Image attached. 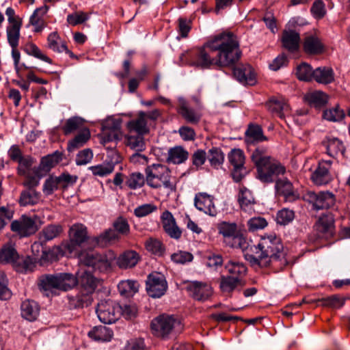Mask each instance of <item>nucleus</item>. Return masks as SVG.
<instances>
[{
  "instance_id": "nucleus-4",
  "label": "nucleus",
  "mask_w": 350,
  "mask_h": 350,
  "mask_svg": "<svg viewBox=\"0 0 350 350\" xmlns=\"http://www.w3.org/2000/svg\"><path fill=\"white\" fill-rule=\"evenodd\" d=\"M146 182L152 189L164 188L168 192L176 190L177 180L172 176L171 171L165 165L152 164L145 169Z\"/></svg>"
},
{
  "instance_id": "nucleus-53",
  "label": "nucleus",
  "mask_w": 350,
  "mask_h": 350,
  "mask_svg": "<svg viewBox=\"0 0 350 350\" xmlns=\"http://www.w3.org/2000/svg\"><path fill=\"white\" fill-rule=\"evenodd\" d=\"M62 231V228L58 225H49L42 230L40 239L42 241H51L58 237Z\"/></svg>"
},
{
  "instance_id": "nucleus-6",
  "label": "nucleus",
  "mask_w": 350,
  "mask_h": 350,
  "mask_svg": "<svg viewBox=\"0 0 350 350\" xmlns=\"http://www.w3.org/2000/svg\"><path fill=\"white\" fill-rule=\"evenodd\" d=\"M151 329L155 336L165 338L171 334L180 332L183 325L180 321L174 316L161 314L152 321Z\"/></svg>"
},
{
  "instance_id": "nucleus-64",
  "label": "nucleus",
  "mask_w": 350,
  "mask_h": 350,
  "mask_svg": "<svg viewBox=\"0 0 350 350\" xmlns=\"http://www.w3.org/2000/svg\"><path fill=\"white\" fill-rule=\"evenodd\" d=\"M93 293H89L84 291L81 288L80 292L77 293L75 297V305L77 307H84L88 306L92 304V294Z\"/></svg>"
},
{
  "instance_id": "nucleus-24",
  "label": "nucleus",
  "mask_w": 350,
  "mask_h": 350,
  "mask_svg": "<svg viewBox=\"0 0 350 350\" xmlns=\"http://www.w3.org/2000/svg\"><path fill=\"white\" fill-rule=\"evenodd\" d=\"M19 260V255L14 245L8 243L0 250V263L2 265L11 264L14 267Z\"/></svg>"
},
{
  "instance_id": "nucleus-12",
  "label": "nucleus",
  "mask_w": 350,
  "mask_h": 350,
  "mask_svg": "<svg viewBox=\"0 0 350 350\" xmlns=\"http://www.w3.org/2000/svg\"><path fill=\"white\" fill-rule=\"evenodd\" d=\"M121 120L120 119L107 118L102 123L101 142L106 144L112 141H119L122 137Z\"/></svg>"
},
{
  "instance_id": "nucleus-22",
  "label": "nucleus",
  "mask_w": 350,
  "mask_h": 350,
  "mask_svg": "<svg viewBox=\"0 0 350 350\" xmlns=\"http://www.w3.org/2000/svg\"><path fill=\"white\" fill-rule=\"evenodd\" d=\"M140 258L141 257L137 252L129 250L118 256L116 263L120 269H127L135 267Z\"/></svg>"
},
{
  "instance_id": "nucleus-5",
  "label": "nucleus",
  "mask_w": 350,
  "mask_h": 350,
  "mask_svg": "<svg viewBox=\"0 0 350 350\" xmlns=\"http://www.w3.org/2000/svg\"><path fill=\"white\" fill-rule=\"evenodd\" d=\"M79 258L84 265L92 267L100 272H107L111 270L116 256L114 252L108 250L101 254L94 252L81 254Z\"/></svg>"
},
{
  "instance_id": "nucleus-9",
  "label": "nucleus",
  "mask_w": 350,
  "mask_h": 350,
  "mask_svg": "<svg viewBox=\"0 0 350 350\" xmlns=\"http://www.w3.org/2000/svg\"><path fill=\"white\" fill-rule=\"evenodd\" d=\"M99 320L105 324L115 323L121 315V306L113 301H102L96 308Z\"/></svg>"
},
{
  "instance_id": "nucleus-51",
  "label": "nucleus",
  "mask_w": 350,
  "mask_h": 350,
  "mask_svg": "<svg viewBox=\"0 0 350 350\" xmlns=\"http://www.w3.org/2000/svg\"><path fill=\"white\" fill-rule=\"evenodd\" d=\"M59 290L68 291L75 287L78 283L77 278L70 273L58 274Z\"/></svg>"
},
{
  "instance_id": "nucleus-11",
  "label": "nucleus",
  "mask_w": 350,
  "mask_h": 350,
  "mask_svg": "<svg viewBox=\"0 0 350 350\" xmlns=\"http://www.w3.org/2000/svg\"><path fill=\"white\" fill-rule=\"evenodd\" d=\"M230 163L233 167L232 176L235 182L241 181L246 174L244 166L245 157L243 150L239 148L232 150L228 155Z\"/></svg>"
},
{
  "instance_id": "nucleus-17",
  "label": "nucleus",
  "mask_w": 350,
  "mask_h": 350,
  "mask_svg": "<svg viewBox=\"0 0 350 350\" xmlns=\"http://www.w3.org/2000/svg\"><path fill=\"white\" fill-rule=\"evenodd\" d=\"M186 288L190 295L198 301L207 299L213 293L210 285L197 281L189 282Z\"/></svg>"
},
{
  "instance_id": "nucleus-14",
  "label": "nucleus",
  "mask_w": 350,
  "mask_h": 350,
  "mask_svg": "<svg viewBox=\"0 0 350 350\" xmlns=\"http://www.w3.org/2000/svg\"><path fill=\"white\" fill-rule=\"evenodd\" d=\"M335 219L332 213L323 214L314 224V229L319 237L328 239L334 234Z\"/></svg>"
},
{
  "instance_id": "nucleus-23",
  "label": "nucleus",
  "mask_w": 350,
  "mask_h": 350,
  "mask_svg": "<svg viewBox=\"0 0 350 350\" xmlns=\"http://www.w3.org/2000/svg\"><path fill=\"white\" fill-rule=\"evenodd\" d=\"M282 43L283 47L289 52L294 53L298 51L300 44L299 33L294 30H284L282 32Z\"/></svg>"
},
{
  "instance_id": "nucleus-48",
  "label": "nucleus",
  "mask_w": 350,
  "mask_h": 350,
  "mask_svg": "<svg viewBox=\"0 0 350 350\" xmlns=\"http://www.w3.org/2000/svg\"><path fill=\"white\" fill-rule=\"evenodd\" d=\"M21 25L12 24L6 28L7 39L11 47L18 46Z\"/></svg>"
},
{
  "instance_id": "nucleus-46",
  "label": "nucleus",
  "mask_w": 350,
  "mask_h": 350,
  "mask_svg": "<svg viewBox=\"0 0 350 350\" xmlns=\"http://www.w3.org/2000/svg\"><path fill=\"white\" fill-rule=\"evenodd\" d=\"M34 159L29 155L25 156L18 162L16 168L18 175L27 176L31 172L35 173L36 171L33 168Z\"/></svg>"
},
{
  "instance_id": "nucleus-38",
  "label": "nucleus",
  "mask_w": 350,
  "mask_h": 350,
  "mask_svg": "<svg viewBox=\"0 0 350 350\" xmlns=\"http://www.w3.org/2000/svg\"><path fill=\"white\" fill-rule=\"evenodd\" d=\"M92 340L98 342H107L111 340L113 332L106 326L99 325L93 327L88 334Z\"/></svg>"
},
{
  "instance_id": "nucleus-25",
  "label": "nucleus",
  "mask_w": 350,
  "mask_h": 350,
  "mask_svg": "<svg viewBox=\"0 0 350 350\" xmlns=\"http://www.w3.org/2000/svg\"><path fill=\"white\" fill-rule=\"evenodd\" d=\"M275 189L278 194L283 196L286 200L294 201L298 198V194L294 191L292 183L286 178H278Z\"/></svg>"
},
{
  "instance_id": "nucleus-49",
  "label": "nucleus",
  "mask_w": 350,
  "mask_h": 350,
  "mask_svg": "<svg viewBox=\"0 0 350 350\" xmlns=\"http://www.w3.org/2000/svg\"><path fill=\"white\" fill-rule=\"evenodd\" d=\"M23 50L29 55L33 56L34 57L42 60L49 64H52V60L33 43L27 42L23 46Z\"/></svg>"
},
{
  "instance_id": "nucleus-41",
  "label": "nucleus",
  "mask_w": 350,
  "mask_h": 350,
  "mask_svg": "<svg viewBox=\"0 0 350 350\" xmlns=\"http://www.w3.org/2000/svg\"><path fill=\"white\" fill-rule=\"evenodd\" d=\"M179 105L178 112L187 122L191 124H197L200 121L201 115L189 108L187 102L183 98L179 99Z\"/></svg>"
},
{
  "instance_id": "nucleus-31",
  "label": "nucleus",
  "mask_w": 350,
  "mask_h": 350,
  "mask_svg": "<svg viewBox=\"0 0 350 350\" xmlns=\"http://www.w3.org/2000/svg\"><path fill=\"white\" fill-rule=\"evenodd\" d=\"M124 144L136 152H142L146 149L144 135L126 132L124 135Z\"/></svg>"
},
{
  "instance_id": "nucleus-57",
  "label": "nucleus",
  "mask_w": 350,
  "mask_h": 350,
  "mask_svg": "<svg viewBox=\"0 0 350 350\" xmlns=\"http://www.w3.org/2000/svg\"><path fill=\"white\" fill-rule=\"evenodd\" d=\"M211 165L215 168L220 167L224 161V155L221 150L217 148H213L208 151L207 156Z\"/></svg>"
},
{
  "instance_id": "nucleus-16",
  "label": "nucleus",
  "mask_w": 350,
  "mask_h": 350,
  "mask_svg": "<svg viewBox=\"0 0 350 350\" xmlns=\"http://www.w3.org/2000/svg\"><path fill=\"white\" fill-rule=\"evenodd\" d=\"M194 205L197 209L204 213L214 217L217 213V208L214 203V197L204 192L196 194Z\"/></svg>"
},
{
  "instance_id": "nucleus-54",
  "label": "nucleus",
  "mask_w": 350,
  "mask_h": 350,
  "mask_svg": "<svg viewBox=\"0 0 350 350\" xmlns=\"http://www.w3.org/2000/svg\"><path fill=\"white\" fill-rule=\"evenodd\" d=\"M314 70L312 67L306 64L302 63L296 68V76L298 79L304 81H310L313 80Z\"/></svg>"
},
{
  "instance_id": "nucleus-21",
  "label": "nucleus",
  "mask_w": 350,
  "mask_h": 350,
  "mask_svg": "<svg viewBox=\"0 0 350 350\" xmlns=\"http://www.w3.org/2000/svg\"><path fill=\"white\" fill-rule=\"evenodd\" d=\"M233 74L234 77L242 83L250 85L255 83V73L249 64L237 66L234 68Z\"/></svg>"
},
{
  "instance_id": "nucleus-61",
  "label": "nucleus",
  "mask_w": 350,
  "mask_h": 350,
  "mask_svg": "<svg viewBox=\"0 0 350 350\" xmlns=\"http://www.w3.org/2000/svg\"><path fill=\"white\" fill-rule=\"evenodd\" d=\"M345 112L338 106L323 111V118L332 122H338L345 118Z\"/></svg>"
},
{
  "instance_id": "nucleus-50",
  "label": "nucleus",
  "mask_w": 350,
  "mask_h": 350,
  "mask_svg": "<svg viewBox=\"0 0 350 350\" xmlns=\"http://www.w3.org/2000/svg\"><path fill=\"white\" fill-rule=\"evenodd\" d=\"M61 256L58 247H54L49 250H43L40 258H38V263L40 265H46L49 262L57 260Z\"/></svg>"
},
{
  "instance_id": "nucleus-60",
  "label": "nucleus",
  "mask_w": 350,
  "mask_h": 350,
  "mask_svg": "<svg viewBox=\"0 0 350 350\" xmlns=\"http://www.w3.org/2000/svg\"><path fill=\"white\" fill-rule=\"evenodd\" d=\"M36 263H38L37 258H32L31 257H27L25 259L23 260L21 263L19 260L14 268L18 272L26 273L28 271H32L36 267Z\"/></svg>"
},
{
  "instance_id": "nucleus-62",
  "label": "nucleus",
  "mask_w": 350,
  "mask_h": 350,
  "mask_svg": "<svg viewBox=\"0 0 350 350\" xmlns=\"http://www.w3.org/2000/svg\"><path fill=\"white\" fill-rule=\"evenodd\" d=\"M114 230L123 236H127L130 233V225L127 219L123 217H118L113 222Z\"/></svg>"
},
{
  "instance_id": "nucleus-2",
  "label": "nucleus",
  "mask_w": 350,
  "mask_h": 350,
  "mask_svg": "<svg viewBox=\"0 0 350 350\" xmlns=\"http://www.w3.org/2000/svg\"><path fill=\"white\" fill-rule=\"evenodd\" d=\"M254 255H247V259L252 264L261 267L273 266L282 269L287 265L286 252L281 239L275 234H266L261 237L254 246Z\"/></svg>"
},
{
  "instance_id": "nucleus-42",
  "label": "nucleus",
  "mask_w": 350,
  "mask_h": 350,
  "mask_svg": "<svg viewBox=\"0 0 350 350\" xmlns=\"http://www.w3.org/2000/svg\"><path fill=\"white\" fill-rule=\"evenodd\" d=\"M49 7L46 5L42 6L35 10L29 18V23L34 27L35 32L41 31L44 27V21L43 16L46 14Z\"/></svg>"
},
{
  "instance_id": "nucleus-29",
  "label": "nucleus",
  "mask_w": 350,
  "mask_h": 350,
  "mask_svg": "<svg viewBox=\"0 0 350 350\" xmlns=\"http://www.w3.org/2000/svg\"><path fill=\"white\" fill-rule=\"evenodd\" d=\"M120 239L119 234L112 229H107L97 237L91 239L94 246L106 247Z\"/></svg>"
},
{
  "instance_id": "nucleus-40",
  "label": "nucleus",
  "mask_w": 350,
  "mask_h": 350,
  "mask_svg": "<svg viewBox=\"0 0 350 350\" xmlns=\"http://www.w3.org/2000/svg\"><path fill=\"white\" fill-rule=\"evenodd\" d=\"M81 288L89 293H94L97 287L98 280L90 273L84 271L77 278Z\"/></svg>"
},
{
  "instance_id": "nucleus-35",
  "label": "nucleus",
  "mask_w": 350,
  "mask_h": 350,
  "mask_svg": "<svg viewBox=\"0 0 350 350\" xmlns=\"http://www.w3.org/2000/svg\"><path fill=\"white\" fill-rule=\"evenodd\" d=\"M224 268L228 273L227 275L239 280H243L247 273L246 266L243 262L234 260H230L226 263Z\"/></svg>"
},
{
  "instance_id": "nucleus-37",
  "label": "nucleus",
  "mask_w": 350,
  "mask_h": 350,
  "mask_svg": "<svg viewBox=\"0 0 350 350\" xmlns=\"http://www.w3.org/2000/svg\"><path fill=\"white\" fill-rule=\"evenodd\" d=\"M313 80L318 83L329 84L334 81V72L330 67H318L314 70Z\"/></svg>"
},
{
  "instance_id": "nucleus-43",
  "label": "nucleus",
  "mask_w": 350,
  "mask_h": 350,
  "mask_svg": "<svg viewBox=\"0 0 350 350\" xmlns=\"http://www.w3.org/2000/svg\"><path fill=\"white\" fill-rule=\"evenodd\" d=\"M189 153L182 146H175L169 149L167 161L174 164H180L188 159Z\"/></svg>"
},
{
  "instance_id": "nucleus-44",
  "label": "nucleus",
  "mask_w": 350,
  "mask_h": 350,
  "mask_svg": "<svg viewBox=\"0 0 350 350\" xmlns=\"http://www.w3.org/2000/svg\"><path fill=\"white\" fill-rule=\"evenodd\" d=\"M58 274L44 275L40 277L38 280L39 288L47 291L53 288L59 289Z\"/></svg>"
},
{
  "instance_id": "nucleus-3",
  "label": "nucleus",
  "mask_w": 350,
  "mask_h": 350,
  "mask_svg": "<svg viewBox=\"0 0 350 350\" xmlns=\"http://www.w3.org/2000/svg\"><path fill=\"white\" fill-rule=\"evenodd\" d=\"M267 150L266 147L259 146L251 154V159L256 167V178L266 183L274 182L280 175L286 173L285 167L269 155Z\"/></svg>"
},
{
  "instance_id": "nucleus-56",
  "label": "nucleus",
  "mask_w": 350,
  "mask_h": 350,
  "mask_svg": "<svg viewBox=\"0 0 350 350\" xmlns=\"http://www.w3.org/2000/svg\"><path fill=\"white\" fill-rule=\"evenodd\" d=\"M62 44H66L62 41L57 32L51 33L47 38V47L56 53L63 52Z\"/></svg>"
},
{
  "instance_id": "nucleus-27",
  "label": "nucleus",
  "mask_w": 350,
  "mask_h": 350,
  "mask_svg": "<svg viewBox=\"0 0 350 350\" xmlns=\"http://www.w3.org/2000/svg\"><path fill=\"white\" fill-rule=\"evenodd\" d=\"M326 153L331 157H336L338 154H344L345 148L342 141L336 137H326L322 142Z\"/></svg>"
},
{
  "instance_id": "nucleus-30",
  "label": "nucleus",
  "mask_w": 350,
  "mask_h": 350,
  "mask_svg": "<svg viewBox=\"0 0 350 350\" xmlns=\"http://www.w3.org/2000/svg\"><path fill=\"white\" fill-rule=\"evenodd\" d=\"M304 98L309 105L315 108H321L325 106L328 101V96L320 90L306 92Z\"/></svg>"
},
{
  "instance_id": "nucleus-33",
  "label": "nucleus",
  "mask_w": 350,
  "mask_h": 350,
  "mask_svg": "<svg viewBox=\"0 0 350 350\" xmlns=\"http://www.w3.org/2000/svg\"><path fill=\"white\" fill-rule=\"evenodd\" d=\"M21 310L23 318L29 321H33L39 315L40 308L36 301L27 299L22 302Z\"/></svg>"
},
{
  "instance_id": "nucleus-52",
  "label": "nucleus",
  "mask_w": 350,
  "mask_h": 350,
  "mask_svg": "<svg viewBox=\"0 0 350 350\" xmlns=\"http://www.w3.org/2000/svg\"><path fill=\"white\" fill-rule=\"evenodd\" d=\"M146 177L140 172H133L126 178L125 184L131 189H137L144 186Z\"/></svg>"
},
{
  "instance_id": "nucleus-39",
  "label": "nucleus",
  "mask_w": 350,
  "mask_h": 350,
  "mask_svg": "<svg viewBox=\"0 0 350 350\" xmlns=\"http://www.w3.org/2000/svg\"><path fill=\"white\" fill-rule=\"evenodd\" d=\"M267 140L263 135L262 129L257 124H250L245 131V141L247 144L261 142Z\"/></svg>"
},
{
  "instance_id": "nucleus-47",
  "label": "nucleus",
  "mask_w": 350,
  "mask_h": 350,
  "mask_svg": "<svg viewBox=\"0 0 350 350\" xmlns=\"http://www.w3.org/2000/svg\"><path fill=\"white\" fill-rule=\"evenodd\" d=\"M90 137L89 129H83L74 139L68 142V150L72 151L83 146L89 140Z\"/></svg>"
},
{
  "instance_id": "nucleus-19",
  "label": "nucleus",
  "mask_w": 350,
  "mask_h": 350,
  "mask_svg": "<svg viewBox=\"0 0 350 350\" xmlns=\"http://www.w3.org/2000/svg\"><path fill=\"white\" fill-rule=\"evenodd\" d=\"M161 220L165 232L172 239H178L182 232L176 224L175 218L169 211H165L161 215Z\"/></svg>"
},
{
  "instance_id": "nucleus-10",
  "label": "nucleus",
  "mask_w": 350,
  "mask_h": 350,
  "mask_svg": "<svg viewBox=\"0 0 350 350\" xmlns=\"http://www.w3.org/2000/svg\"><path fill=\"white\" fill-rule=\"evenodd\" d=\"M146 286L148 295L153 298L162 297L167 289V283L165 276L158 272L148 275Z\"/></svg>"
},
{
  "instance_id": "nucleus-18",
  "label": "nucleus",
  "mask_w": 350,
  "mask_h": 350,
  "mask_svg": "<svg viewBox=\"0 0 350 350\" xmlns=\"http://www.w3.org/2000/svg\"><path fill=\"white\" fill-rule=\"evenodd\" d=\"M126 132L141 135H147L150 132L146 120V112L139 111L136 118L128 121L126 124Z\"/></svg>"
},
{
  "instance_id": "nucleus-32",
  "label": "nucleus",
  "mask_w": 350,
  "mask_h": 350,
  "mask_svg": "<svg viewBox=\"0 0 350 350\" xmlns=\"http://www.w3.org/2000/svg\"><path fill=\"white\" fill-rule=\"evenodd\" d=\"M42 195L36 189H25L21 191L18 203L22 206H33L41 201Z\"/></svg>"
},
{
  "instance_id": "nucleus-20",
  "label": "nucleus",
  "mask_w": 350,
  "mask_h": 350,
  "mask_svg": "<svg viewBox=\"0 0 350 350\" xmlns=\"http://www.w3.org/2000/svg\"><path fill=\"white\" fill-rule=\"evenodd\" d=\"M245 285L244 280H239L237 278L221 275L219 279V288L223 294L229 297L232 296L233 291L237 288H243Z\"/></svg>"
},
{
  "instance_id": "nucleus-55",
  "label": "nucleus",
  "mask_w": 350,
  "mask_h": 350,
  "mask_svg": "<svg viewBox=\"0 0 350 350\" xmlns=\"http://www.w3.org/2000/svg\"><path fill=\"white\" fill-rule=\"evenodd\" d=\"M146 249L153 254L162 256L165 252V247L162 242L154 238H149L145 242Z\"/></svg>"
},
{
  "instance_id": "nucleus-28",
  "label": "nucleus",
  "mask_w": 350,
  "mask_h": 350,
  "mask_svg": "<svg viewBox=\"0 0 350 350\" xmlns=\"http://www.w3.org/2000/svg\"><path fill=\"white\" fill-rule=\"evenodd\" d=\"M238 202L241 208L249 213L254 210V206L256 204V200L252 191L244 186L241 187L239 189Z\"/></svg>"
},
{
  "instance_id": "nucleus-8",
  "label": "nucleus",
  "mask_w": 350,
  "mask_h": 350,
  "mask_svg": "<svg viewBox=\"0 0 350 350\" xmlns=\"http://www.w3.org/2000/svg\"><path fill=\"white\" fill-rule=\"evenodd\" d=\"M303 198L316 211L330 208L336 203L335 195L329 191L319 192L308 191L304 195Z\"/></svg>"
},
{
  "instance_id": "nucleus-63",
  "label": "nucleus",
  "mask_w": 350,
  "mask_h": 350,
  "mask_svg": "<svg viewBox=\"0 0 350 350\" xmlns=\"http://www.w3.org/2000/svg\"><path fill=\"white\" fill-rule=\"evenodd\" d=\"M90 170L94 176H105L113 172L114 165L111 163L97 165L91 166Z\"/></svg>"
},
{
  "instance_id": "nucleus-45",
  "label": "nucleus",
  "mask_w": 350,
  "mask_h": 350,
  "mask_svg": "<svg viewBox=\"0 0 350 350\" xmlns=\"http://www.w3.org/2000/svg\"><path fill=\"white\" fill-rule=\"evenodd\" d=\"M62 153L55 151L51 154L43 157L41 159L39 169L40 170L48 172L62 160Z\"/></svg>"
},
{
  "instance_id": "nucleus-7",
  "label": "nucleus",
  "mask_w": 350,
  "mask_h": 350,
  "mask_svg": "<svg viewBox=\"0 0 350 350\" xmlns=\"http://www.w3.org/2000/svg\"><path fill=\"white\" fill-rule=\"evenodd\" d=\"M218 233L222 236L224 242L232 247L243 248L245 239L240 233L235 222L223 221L217 224Z\"/></svg>"
},
{
  "instance_id": "nucleus-58",
  "label": "nucleus",
  "mask_w": 350,
  "mask_h": 350,
  "mask_svg": "<svg viewBox=\"0 0 350 350\" xmlns=\"http://www.w3.org/2000/svg\"><path fill=\"white\" fill-rule=\"evenodd\" d=\"M83 123L82 118L79 117H72L68 119L65 124L62 127L63 132L65 135H69L79 129Z\"/></svg>"
},
{
  "instance_id": "nucleus-15",
  "label": "nucleus",
  "mask_w": 350,
  "mask_h": 350,
  "mask_svg": "<svg viewBox=\"0 0 350 350\" xmlns=\"http://www.w3.org/2000/svg\"><path fill=\"white\" fill-rule=\"evenodd\" d=\"M332 161L330 160H321L319 162L318 166L311 175V179L316 185H323L328 184L332 179L329 170Z\"/></svg>"
},
{
  "instance_id": "nucleus-36",
  "label": "nucleus",
  "mask_w": 350,
  "mask_h": 350,
  "mask_svg": "<svg viewBox=\"0 0 350 350\" xmlns=\"http://www.w3.org/2000/svg\"><path fill=\"white\" fill-rule=\"evenodd\" d=\"M304 50L308 54H319L323 51V45L319 38L314 35H307L303 43Z\"/></svg>"
},
{
  "instance_id": "nucleus-1",
  "label": "nucleus",
  "mask_w": 350,
  "mask_h": 350,
  "mask_svg": "<svg viewBox=\"0 0 350 350\" xmlns=\"http://www.w3.org/2000/svg\"><path fill=\"white\" fill-rule=\"evenodd\" d=\"M193 56L192 66L196 67H228L239 59L241 51L237 36L230 32H224L208 40L202 48L194 50Z\"/></svg>"
},
{
  "instance_id": "nucleus-26",
  "label": "nucleus",
  "mask_w": 350,
  "mask_h": 350,
  "mask_svg": "<svg viewBox=\"0 0 350 350\" xmlns=\"http://www.w3.org/2000/svg\"><path fill=\"white\" fill-rule=\"evenodd\" d=\"M269 111L283 118L285 115L288 114L290 107L282 98H271L266 104Z\"/></svg>"
},
{
  "instance_id": "nucleus-59",
  "label": "nucleus",
  "mask_w": 350,
  "mask_h": 350,
  "mask_svg": "<svg viewBox=\"0 0 350 350\" xmlns=\"http://www.w3.org/2000/svg\"><path fill=\"white\" fill-rule=\"evenodd\" d=\"M318 301L321 302L322 306H323L330 307L333 308H340L345 304V299L343 297H340L338 295H334L325 298H322L321 299H319Z\"/></svg>"
},
{
  "instance_id": "nucleus-34",
  "label": "nucleus",
  "mask_w": 350,
  "mask_h": 350,
  "mask_svg": "<svg viewBox=\"0 0 350 350\" xmlns=\"http://www.w3.org/2000/svg\"><path fill=\"white\" fill-rule=\"evenodd\" d=\"M69 237L81 245L89 239L88 228L82 224H75L69 229Z\"/></svg>"
},
{
  "instance_id": "nucleus-13",
  "label": "nucleus",
  "mask_w": 350,
  "mask_h": 350,
  "mask_svg": "<svg viewBox=\"0 0 350 350\" xmlns=\"http://www.w3.org/2000/svg\"><path fill=\"white\" fill-rule=\"evenodd\" d=\"M11 230L21 237H29L38 230L36 221L26 215H22L11 224Z\"/></svg>"
}]
</instances>
